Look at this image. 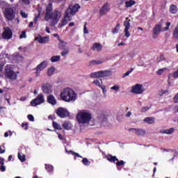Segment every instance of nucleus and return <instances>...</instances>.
<instances>
[{
	"instance_id": "obj_17",
	"label": "nucleus",
	"mask_w": 178,
	"mask_h": 178,
	"mask_svg": "<svg viewBox=\"0 0 178 178\" xmlns=\"http://www.w3.org/2000/svg\"><path fill=\"white\" fill-rule=\"evenodd\" d=\"M102 44L101 43L95 42L92 44V49L95 52H101L102 51Z\"/></svg>"
},
{
	"instance_id": "obj_58",
	"label": "nucleus",
	"mask_w": 178,
	"mask_h": 178,
	"mask_svg": "<svg viewBox=\"0 0 178 178\" xmlns=\"http://www.w3.org/2000/svg\"><path fill=\"white\" fill-rule=\"evenodd\" d=\"M83 33L84 34H88V31L87 30V26H86V24L84 25V27H83Z\"/></svg>"
},
{
	"instance_id": "obj_54",
	"label": "nucleus",
	"mask_w": 178,
	"mask_h": 178,
	"mask_svg": "<svg viewBox=\"0 0 178 178\" xmlns=\"http://www.w3.org/2000/svg\"><path fill=\"white\" fill-rule=\"evenodd\" d=\"M120 28H115V29H113L112 31L113 34H118V33H119V30Z\"/></svg>"
},
{
	"instance_id": "obj_52",
	"label": "nucleus",
	"mask_w": 178,
	"mask_h": 178,
	"mask_svg": "<svg viewBox=\"0 0 178 178\" xmlns=\"http://www.w3.org/2000/svg\"><path fill=\"white\" fill-rule=\"evenodd\" d=\"M28 119L30 122H34V116L32 115H28Z\"/></svg>"
},
{
	"instance_id": "obj_63",
	"label": "nucleus",
	"mask_w": 178,
	"mask_h": 178,
	"mask_svg": "<svg viewBox=\"0 0 178 178\" xmlns=\"http://www.w3.org/2000/svg\"><path fill=\"white\" fill-rule=\"evenodd\" d=\"M5 152V149H2V147L0 146V154H3Z\"/></svg>"
},
{
	"instance_id": "obj_38",
	"label": "nucleus",
	"mask_w": 178,
	"mask_h": 178,
	"mask_svg": "<svg viewBox=\"0 0 178 178\" xmlns=\"http://www.w3.org/2000/svg\"><path fill=\"white\" fill-rule=\"evenodd\" d=\"M15 59L18 62H22L23 61V56H22V54H17L15 56Z\"/></svg>"
},
{
	"instance_id": "obj_3",
	"label": "nucleus",
	"mask_w": 178,
	"mask_h": 178,
	"mask_svg": "<svg viewBox=\"0 0 178 178\" xmlns=\"http://www.w3.org/2000/svg\"><path fill=\"white\" fill-rule=\"evenodd\" d=\"M92 118L91 113L86 110L79 111L76 115V120L79 124H88Z\"/></svg>"
},
{
	"instance_id": "obj_59",
	"label": "nucleus",
	"mask_w": 178,
	"mask_h": 178,
	"mask_svg": "<svg viewBox=\"0 0 178 178\" xmlns=\"http://www.w3.org/2000/svg\"><path fill=\"white\" fill-rule=\"evenodd\" d=\"M54 35L56 38H58V41H59V40H60V37H59V35H58V33H54Z\"/></svg>"
},
{
	"instance_id": "obj_35",
	"label": "nucleus",
	"mask_w": 178,
	"mask_h": 178,
	"mask_svg": "<svg viewBox=\"0 0 178 178\" xmlns=\"http://www.w3.org/2000/svg\"><path fill=\"white\" fill-rule=\"evenodd\" d=\"M173 37L175 40H178V24L175 27L173 31Z\"/></svg>"
},
{
	"instance_id": "obj_12",
	"label": "nucleus",
	"mask_w": 178,
	"mask_h": 178,
	"mask_svg": "<svg viewBox=\"0 0 178 178\" xmlns=\"http://www.w3.org/2000/svg\"><path fill=\"white\" fill-rule=\"evenodd\" d=\"M56 113L59 118H67V116H69L70 113L63 108H58L56 111Z\"/></svg>"
},
{
	"instance_id": "obj_15",
	"label": "nucleus",
	"mask_w": 178,
	"mask_h": 178,
	"mask_svg": "<svg viewBox=\"0 0 178 178\" xmlns=\"http://www.w3.org/2000/svg\"><path fill=\"white\" fill-rule=\"evenodd\" d=\"M35 40L38 41L40 44H47L49 41V36L42 37L39 35L35 38Z\"/></svg>"
},
{
	"instance_id": "obj_37",
	"label": "nucleus",
	"mask_w": 178,
	"mask_h": 178,
	"mask_svg": "<svg viewBox=\"0 0 178 178\" xmlns=\"http://www.w3.org/2000/svg\"><path fill=\"white\" fill-rule=\"evenodd\" d=\"M53 127L57 130H62V127L60 124H58V122L55 121L53 122Z\"/></svg>"
},
{
	"instance_id": "obj_55",
	"label": "nucleus",
	"mask_w": 178,
	"mask_h": 178,
	"mask_svg": "<svg viewBox=\"0 0 178 178\" xmlns=\"http://www.w3.org/2000/svg\"><path fill=\"white\" fill-rule=\"evenodd\" d=\"M149 110V107L148 106H145L141 108V112H147V111Z\"/></svg>"
},
{
	"instance_id": "obj_9",
	"label": "nucleus",
	"mask_w": 178,
	"mask_h": 178,
	"mask_svg": "<svg viewBox=\"0 0 178 178\" xmlns=\"http://www.w3.org/2000/svg\"><path fill=\"white\" fill-rule=\"evenodd\" d=\"M47 66H48V61L47 60H44L40 64L38 65L35 68L36 76H40V73H41Z\"/></svg>"
},
{
	"instance_id": "obj_61",
	"label": "nucleus",
	"mask_w": 178,
	"mask_h": 178,
	"mask_svg": "<svg viewBox=\"0 0 178 178\" xmlns=\"http://www.w3.org/2000/svg\"><path fill=\"white\" fill-rule=\"evenodd\" d=\"M130 116H131V112L129 111L127 115H126V117L127 118H130Z\"/></svg>"
},
{
	"instance_id": "obj_23",
	"label": "nucleus",
	"mask_w": 178,
	"mask_h": 178,
	"mask_svg": "<svg viewBox=\"0 0 178 178\" xmlns=\"http://www.w3.org/2000/svg\"><path fill=\"white\" fill-rule=\"evenodd\" d=\"M47 74L49 77L54 76V74H55V67L52 66L48 68Z\"/></svg>"
},
{
	"instance_id": "obj_7",
	"label": "nucleus",
	"mask_w": 178,
	"mask_h": 178,
	"mask_svg": "<svg viewBox=\"0 0 178 178\" xmlns=\"http://www.w3.org/2000/svg\"><path fill=\"white\" fill-rule=\"evenodd\" d=\"M45 102V98H44V95L40 94L38 95V97L33 99L31 102V105L32 106H37V105H41V104H44Z\"/></svg>"
},
{
	"instance_id": "obj_16",
	"label": "nucleus",
	"mask_w": 178,
	"mask_h": 178,
	"mask_svg": "<svg viewBox=\"0 0 178 178\" xmlns=\"http://www.w3.org/2000/svg\"><path fill=\"white\" fill-rule=\"evenodd\" d=\"M129 131H132V133H135L136 136H144V134H145V131L141 129L131 128L129 129Z\"/></svg>"
},
{
	"instance_id": "obj_25",
	"label": "nucleus",
	"mask_w": 178,
	"mask_h": 178,
	"mask_svg": "<svg viewBox=\"0 0 178 178\" xmlns=\"http://www.w3.org/2000/svg\"><path fill=\"white\" fill-rule=\"evenodd\" d=\"M170 13H172V15H176V13H177V12H178L177 6H176L173 4L171 5L170 6Z\"/></svg>"
},
{
	"instance_id": "obj_57",
	"label": "nucleus",
	"mask_w": 178,
	"mask_h": 178,
	"mask_svg": "<svg viewBox=\"0 0 178 178\" xmlns=\"http://www.w3.org/2000/svg\"><path fill=\"white\" fill-rule=\"evenodd\" d=\"M100 120H101L102 123H104V122H106V118H105V116L102 115L100 118Z\"/></svg>"
},
{
	"instance_id": "obj_48",
	"label": "nucleus",
	"mask_w": 178,
	"mask_h": 178,
	"mask_svg": "<svg viewBox=\"0 0 178 178\" xmlns=\"http://www.w3.org/2000/svg\"><path fill=\"white\" fill-rule=\"evenodd\" d=\"M19 2L24 5H29L30 3L29 0H20Z\"/></svg>"
},
{
	"instance_id": "obj_34",
	"label": "nucleus",
	"mask_w": 178,
	"mask_h": 178,
	"mask_svg": "<svg viewBox=\"0 0 178 178\" xmlns=\"http://www.w3.org/2000/svg\"><path fill=\"white\" fill-rule=\"evenodd\" d=\"M163 134H173L175 133V128H170L168 129H165L163 131Z\"/></svg>"
},
{
	"instance_id": "obj_62",
	"label": "nucleus",
	"mask_w": 178,
	"mask_h": 178,
	"mask_svg": "<svg viewBox=\"0 0 178 178\" xmlns=\"http://www.w3.org/2000/svg\"><path fill=\"white\" fill-rule=\"evenodd\" d=\"M45 30H46L47 33H48V34H51V31L49 30V27H46Z\"/></svg>"
},
{
	"instance_id": "obj_8",
	"label": "nucleus",
	"mask_w": 178,
	"mask_h": 178,
	"mask_svg": "<svg viewBox=\"0 0 178 178\" xmlns=\"http://www.w3.org/2000/svg\"><path fill=\"white\" fill-rule=\"evenodd\" d=\"M4 16L7 20H13L15 13L12 8H6L4 10Z\"/></svg>"
},
{
	"instance_id": "obj_51",
	"label": "nucleus",
	"mask_w": 178,
	"mask_h": 178,
	"mask_svg": "<svg viewBox=\"0 0 178 178\" xmlns=\"http://www.w3.org/2000/svg\"><path fill=\"white\" fill-rule=\"evenodd\" d=\"M174 102L178 104V92L174 97Z\"/></svg>"
},
{
	"instance_id": "obj_18",
	"label": "nucleus",
	"mask_w": 178,
	"mask_h": 178,
	"mask_svg": "<svg viewBox=\"0 0 178 178\" xmlns=\"http://www.w3.org/2000/svg\"><path fill=\"white\" fill-rule=\"evenodd\" d=\"M108 12H109V6L108 3H105L100 9V15L101 16H104V15H106Z\"/></svg>"
},
{
	"instance_id": "obj_33",
	"label": "nucleus",
	"mask_w": 178,
	"mask_h": 178,
	"mask_svg": "<svg viewBox=\"0 0 178 178\" xmlns=\"http://www.w3.org/2000/svg\"><path fill=\"white\" fill-rule=\"evenodd\" d=\"M50 60L55 63V62H59L60 60V56H54L51 58Z\"/></svg>"
},
{
	"instance_id": "obj_28",
	"label": "nucleus",
	"mask_w": 178,
	"mask_h": 178,
	"mask_svg": "<svg viewBox=\"0 0 178 178\" xmlns=\"http://www.w3.org/2000/svg\"><path fill=\"white\" fill-rule=\"evenodd\" d=\"M41 12H42V8H39L38 10V15H35V18L33 19L35 24H37V22H38V19H40V16L41 15Z\"/></svg>"
},
{
	"instance_id": "obj_1",
	"label": "nucleus",
	"mask_w": 178,
	"mask_h": 178,
	"mask_svg": "<svg viewBox=\"0 0 178 178\" xmlns=\"http://www.w3.org/2000/svg\"><path fill=\"white\" fill-rule=\"evenodd\" d=\"M62 17V13L58 10L52 11V5L49 4L46 8V13L44 15V20L49 22L51 26L58 24V22Z\"/></svg>"
},
{
	"instance_id": "obj_49",
	"label": "nucleus",
	"mask_w": 178,
	"mask_h": 178,
	"mask_svg": "<svg viewBox=\"0 0 178 178\" xmlns=\"http://www.w3.org/2000/svg\"><path fill=\"white\" fill-rule=\"evenodd\" d=\"M122 165H124V161H119V160L118 159V161H116V165L122 166Z\"/></svg>"
},
{
	"instance_id": "obj_43",
	"label": "nucleus",
	"mask_w": 178,
	"mask_h": 178,
	"mask_svg": "<svg viewBox=\"0 0 178 178\" xmlns=\"http://www.w3.org/2000/svg\"><path fill=\"white\" fill-rule=\"evenodd\" d=\"M100 88L102 90V92L104 95V97H106V86L104 85H102Z\"/></svg>"
},
{
	"instance_id": "obj_44",
	"label": "nucleus",
	"mask_w": 178,
	"mask_h": 178,
	"mask_svg": "<svg viewBox=\"0 0 178 178\" xmlns=\"http://www.w3.org/2000/svg\"><path fill=\"white\" fill-rule=\"evenodd\" d=\"M111 90H113L114 91H119L120 90V86L118 85H114L113 87L111 88Z\"/></svg>"
},
{
	"instance_id": "obj_47",
	"label": "nucleus",
	"mask_w": 178,
	"mask_h": 178,
	"mask_svg": "<svg viewBox=\"0 0 178 178\" xmlns=\"http://www.w3.org/2000/svg\"><path fill=\"white\" fill-rule=\"evenodd\" d=\"M93 83L94 84H95V86H97L98 87H99V88L102 87V84H101V82H99L98 80H95Z\"/></svg>"
},
{
	"instance_id": "obj_10",
	"label": "nucleus",
	"mask_w": 178,
	"mask_h": 178,
	"mask_svg": "<svg viewBox=\"0 0 178 178\" xmlns=\"http://www.w3.org/2000/svg\"><path fill=\"white\" fill-rule=\"evenodd\" d=\"M144 91H145V89H144V86L141 84L137 83L132 86L131 92L134 94H143Z\"/></svg>"
},
{
	"instance_id": "obj_56",
	"label": "nucleus",
	"mask_w": 178,
	"mask_h": 178,
	"mask_svg": "<svg viewBox=\"0 0 178 178\" xmlns=\"http://www.w3.org/2000/svg\"><path fill=\"white\" fill-rule=\"evenodd\" d=\"M26 32L23 31L22 33L19 35V38H26Z\"/></svg>"
},
{
	"instance_id": "obj_4",
	"label": "nucleus",
	"mask_w": 178,
	"mask_h": 178,
	"mask_svg": "<svg viewBox=\"0 0 178 178\" xmlns=\"http://www.w3.org/2000/svg\"><path fill=\"white\" fill-rule=\"evenodd\" d=\"M162 23L163 22L161 21L159 24H156L154 27L153 34H154V38H155V35H159V34H161V32L168 31V30H169V27H170V22H167L165 24L166 27L165 28H162Z\"/></svg>"
},
{
	"instance_id": "obj_26",
	"label": "nucleus",
	"mask_w": 178,
	"mask_h": 178,
	"mask_svg": "<svg viewBox=\"0 0 178 178\" xmlns=\"http://www.w3.org/2000/svg\"><path fill=\"white\" fill-rule=\"evenodd\" d=\"M59 44H58V48L60 49H65V48H66V44H67V42L62 40V39H59Z\"/></svg>"
},
{
	"instance_id": "obj_36",
	"label": "nucleus",
	"mask_w": 178,
	"mask_h": 178,
	"mask_svg": "<svg viewBox=\"0 0 178 178\" xmlns=\"http://www.w3.org/2000/svg\"><path fill=\"white\" fill-rule=\"evenodd\" d=\"M63 49V51L61 52V56H66L69 54V47H65Z\"/></svg>"
},
{
	"instance_id": "obj_14",
	"label": "nucleus",
	"mask_w": 178,
	"mask_h": 178,
	"mask_svg": "<svg viewBox=\"0 0 178 178\" xmlns=\"http://www.w3.org/2000/svg\"><path fill=\"white\" fill-rule=\"evenodd\" d=\"M2 37L5 40H10L12 38V31L9 28H6L3 32Z\"/></svg>"
},
{
	"instance_id": "obj_64",
	"label": "nucleus",
	"mask_w": 178,
	"mask_h": 178,
	"mask_svg": "<svg viewBox=\"0 0 178 178\" xmlns=\"http://www.w3.org/2000/svg\"><path fill=\"white\" fill-rule=\"evenodd\" d=\"M33 26H34V22H31L29 23V27H33Z\"/></svg>"
},
{
	"instance_id": "obj_24",
	"label": "nucleus",
	"mask_w": 178,
	"mask_h": 178,
	"mask_svg": "<svg viewBox=\"0 0 178 178\" xmlns=\"http://www.w3.org/2000/svg\"><path fill=\"white\" fill-rule=\"evenodd\" d=\"M145 123H149V124H152L155 123V118L153 117H147L144 119Z\"/></svg>"
},
{
	"instance_id": "obj_6",
	"label": "nucleus",
	"mask_w": 178,
	"mask_h": 178,
	"mask_svg": "<svg viewBox=\"0 0 178 178\" xmlns=\"http://www.w3.org/2000/svg\"><path fill=\"white\" fill-rule=\"evenodd\" d=\"M80 9V5L75 4L74 6H70V7L65 10L66 13L65 17H69V19H73V16L79 12Z\"/></svg>"
},
{
	"instance_id": "obj_11",
	"label": "nucleus",
	"mask_w": 178,
	"mask_h": 178,
	"mask_svg": "<svg viewBox=\"0 0 178 178\" xmlns=\"http://www.w3.org/2000/svg\"><path fill=\"white\" fill-rule=\"evenodd\" d=\"M130 22L131 20L129 19V17H127L125 21L124 22V26L125 27L124 33H125V37H127V38H129V37H130V32H129V30H130Z\"/></svg>"
},
{
	"instance_id": "obj_32",
	"label": "nucleus",
	"mask_w": 178,
	"mask_h": 178,
	"mask_svg": "<svg viewBox=\"0 0 178 178\" xmlns=\"http://www.w3.org/2000/svg\"><path fill=\"white\" fill-rule=\"evenodd\" d=\"M63 127L65 130H70L72 129V124L69 122H65L63 124Z\"/></svg>"
},
{
	"instance_id": "obj_45",
	"label": "nucleus",
	"mask_w": 178,
	"mask_h": 178,
	"mask_svg": "<svg viewBox=\"0 0 178 178\" xmlns=\"http://www.w3.org/2000/svg\"><path fill=\"white\" fill-rule=\"evenodd\" d=\"M133 70H134V69L131 68V70H128L126 73H124L122 76L123 79H124V77H127V76H129V74H130Z\"/></svg>"
},
{
	"instance_id": "obj_30",
	"label": "nucleus",
	"mask_w": 178,
	"mask_h": 178,
	"mask_svg": "<svg viewBox=\"0 0 178 178\" xmlns=\"http://www.w3.org/2000/svg\"><path fill=\"white\" fill-rule=\"evenodd\" d=\"M90 77H92V79H99V77H101V72L99 71L90 74Z\"/></svg>"
},
{
	"instance_id": "obj_19",
	"label": "nucleus",
	"mask_w": 178,
	"mask_h": 178,
	"mask_svg": "<svg viewBox=\"0 0 178 178\" xmlns=\"http://www.w3.org/2000/svg\"><path fill=\"white\" fill-rule=\"evenodd\" d=\"M111 76H112V71L109 70L100 71V77H111Z\"/></svg>"
},
{
	"instance_id": "obj_46",
	"label": "nucleus",
	"mask_w": 178,
	"mask_h": 178,
	"mask_svg": "<svg viewBox=\"0 0 178 178\" xmlns=\"http://www.w3.org/2000/svg\"><path fill=\"white\" fill-rule=\"evenodd\" d=\"M20 15L22 17H24V19H27L29 15L27 13H26L25 12H24L23 10H22L20 12Z\"/></svg>"
},
{
	"instance_id": "obj_53",
	"label": "nucleus",
	"mask_w": 178,
	"mask_h": 178,
	"mask_svg": "<svg viewBox=\"0 0 178 178\" xmlns=\"http://www.w3.org/2000/svg\"><path fill=\"white\" fill-rule=\"evenodd\" d=\"M0 170L1 172H5V170H6V167H5L3 164H1V165L0 166Z\"/></svg>"
},
{
	"instance_id": "obj_39",
	"label": "nucleus",
	"mask_w": 178,
	"mask_h": 178,
	"mask_svg": "<svg viewBox=\"0 0 178 178\" xmlns=\"http://www.w3.org/2000/svg\"><path fill=\"white\" fill-rule=\"evenodd\" d=\"M45 169L47 172H54V167L51 165H45Z\"/></svg>"
},
{
	"instance_id": "obj_40",
	"label": "nucleus",
	"mask_w": 178,
	"mask_h": 178,
	"mask_svg": "<svg viewBox=\"0 0 178 178\" xmlns=\"http://www.w3.org/2000/svg\"><path fill=\"white\" fill-rule=\"evenodd\" d=\"M167 70H168V68H166V67L159 69L157 71V74H159V76H161V74H162L164 72H166Z\"/></svg>"
},
{
	"instance_id": "obj_31",
	"label": "nucleus",
	"mask_w": 178,
	"mask_h": 178,
	"mask_svg": "<svg viewBox=\"0 0 178 178\" xmlns=\"http://www.w3.org/2000/svg\"><path fill=\"white\" fill-rule=\"evenodd\" d=\"M136 5V1L133 0H129L125 2V7L126 8H131V6Z\"/></svg>"
},
{
	"instance_id": "obj_20",
	"label": "nucleus",
	"mask_w": 178,
	"mask_h": 178,
	"mask_svg": "<svg viewBox=\"0 0 178 178\" xmlns=\"http://www.w3.org/2000/svg\"><path fill=\"white\" fill-rule=\"evenodd\" d=\"M70 20H72V19L69 18L68 17H66V13H65L64 19L59 24V27H63V26H66V24L68 22H70Z\"/></svg>"
},
{
	"instance_id": "obj_42",
	"label": "nucleus",
	"mask_w": 178,
	"mask_h": 178,
	"mask_svg": "<svg viewBox=\"0 0 178 178\" xmlns=\"http://www.w3.org/2000/svg\"><path fill=\"white\" fill-rule=\"evenodd\" d=\"M18 158L21 162H24L26 161V156L21 155L20 153H18Z\"/></svg>"
},
{
	"instance_id": "obj_50",
	"label": "nucleus",
	"mask_w": 178,
	"mask_h": 178,
	"mask_svg": "<svg viewBox=\"0 0 178 178\" xmlns=\"http://www.w3.org/2000/svg\"><path fill=\"white\" fill-rule=\"evenodd\" d=\"M22 127L24 129V130H29V124L22 123Z\"/></svg>"
},
{
	"instance_id": "obj_21",
	"label": "nucleus",
	"mask_w": 178,
	"mask_h": 178,
	"mask_svg": "<svg viewBox=\"0 0 178 178\" xmlns=\"http://www.w3.org/2000/svg\"><path fill=\"white\" fill-rule=\"evenodd\" d=\"M47 102L51 105H56V99L52 95L47 96Z\"/></svg>"
},
{
	"instance_id": "obj_22",
	"label": "nucleus",
	"mask_w": 178,
	"mask_h": 178,
	"mask_svg": "<svg viewBox=\"0 0 178 178\" xmlns=\"http://www.w3.org/2000/svg\"><path fill=\"white\" fill-rule=\"evenodd\" d=\"M6 59H9V56L7 54H1L0 55V62H1L2 65L6 62Z\"/></svg>"
},
{
	"instance_id": "obj_29",
	"label": "nucleus",
	"mask_w": 178,
	"mask_h": 178,
	"mask_svg": "<svg viewBox=\"0 0 178 178\" xmlns=\"http://www.w3.org/2000/svg\"><path fill=\"white\" fill-rule=\"evenodd\" d=\"M106 159L109 161V162H113V163H116L118 161V158L116 156L108 155L106 156Z\"/></svg>"
},
{
	"instance_id": "obj_41",
	"label": "nucleus",
	"mask_w": 178,
	"mask_h": 178,
	"mask_svg": "<svg viewBox=\"0 0 178 178\" xmlns=\"http://www.w3.org/2000/svg\"><path fill=\"white\" fill-rule=\"evenodd\" d=\"M82 163L86 166H88L90 165V163H91V162H90V161H88V159L87 158H83L82 160Z\"/></svg>"
},
{
	"instance_id": "obj_13",
	"label": "nucleus",
	"mask_w": 178,
	"mask_h": 178,
	"mask_svg": "<svg viewBox=\"0 0 178 178\" xmlns=\"http://www.w3.org/2000/svg\"><path fill=\"white\" fill-rule=\"evenodd\" d=\"M42 90L44 94H51L52 92V86L49 83L43 84L42 86Z\"/></svg>"
},
{
	"instance_id": "obj_60",
	"label": "nucleus",
	"mask_w": 178,
	"mask_h": 178,
	"mask_svg": "<svg viewBox=\"0 0 178 178\" xmlns=\"http://www.w3.org/2000/svg\"><path fill=\"white\" fill-rule=\"evenodd\" d=\"M4 164L5 163H4L3 159L0 158V165H4Z\"/></svg>"
},
{
	"instance_id": "obj_5",
	"label": "nucleus",
	"mask_w": 178,
	"mask_h": 178,
	"mask_svg": "<svg viewBox=\"0 0 178 178\" xmlns=\"http://www.w3.org/2000/svg\"><path fill=\"white\" fill-rule=\"evenodd\" d=\"M5 76L10 80H16L17 79V73L13 71V65H8L5 67Z\"/></svg>"
},
{
	"instance_id": "obj_2",
	"label": "nucleus",
	"mask_w": 178,
	"mask_h": 178,
	"mask_svg": "<svg viewBox=\"0 0 178 178\" xmlns=\"http://www.w3.org/2000/svg\"><path fill=\"white\" fill-rule=\"evenodd\" d=\"M60 98L65 102H74L77 99V94L70 88H64L60 92Z\"/></svg>"
},
{
	"instance_id": "obj_27",
	"label": "nucleus",
	"mask_w": 178,
	"mask_h": 178,
	"mask_svg": "<svg viewBox=\"0 0 178 178\" xmlns=\"http://www.w3.org/2000/svg\"><path fill=\"white\" fill-rule=\"evenodd\" d=\"M104 63L103 60H94L90 63V66H94L95 65H102Z\"/></svg>"
}]
</instances>
